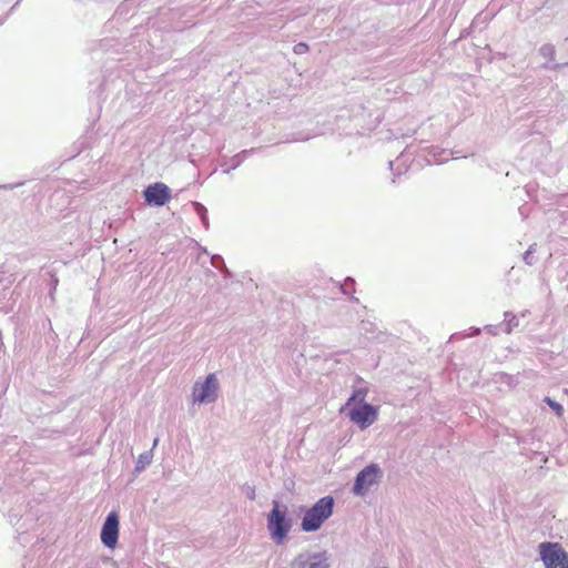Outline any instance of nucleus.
Returning <instances> with one entry per match:
<instances>
[{
  "label": "nucleus",
  "instance_id": "nucleus-1",
  "mask_svg": "<svg viewBox=\"0 0 568 568\" xmlns=\"http://www.w3.org/2000/svg\"><path fill=\"white\" fill-rule=\"evenodd\" d=\"M266 527L271 539L276 545H283L293 527V519L290 517L288 507L280 501L272 500V508L266 515Z\"/></svg>",
  "mask_w": 568,
  "mask_h": 568
},
{
  "label": "nucleus",
  "instance_id": "nucleus-2",
  "mask_svg": "<svg viewBox=\"0 0 568 568\" xmlns=\"http://www.w3.org/2000/svg\"><path fill=\"white\" fill-rule=\"evenodd\" d=\"M335 499L327 495L320 498L311 507H302L304 516L301 520V530L304 532H315L320 530L323 524L333 515Z\"/></svg>",
  "mask_w": 568,
  "mask_h": 568
},
{
  "label": "nucleus",
  "instance_id": "nucleus-3",
  "mask_svg": "<svg viewBox=\"0 0 568 568\" xmlns=\"http://www.w3.org/2000/svg\"><path fill=\"white\" fill-rule=\"evenodd\" d=\"M383 477V470L376 463H369L355 476L351 491L354 496L365 497Z\"/></svg>",
  "mask_w": 568,
  "mask_h": 568
},
{
  "label": "nucleus",
  "instance_id": "nucleus-4",
  "mask_svg": "<svg viewBox=\"0 0 568 568\" xmlns=\"http://www.w3.org/2000/svg\"><path fill=\"white\" fill-rule=\"evenodd\" d=\"M346 416L361 430L371 427L378 418L379 407L371 403H361L346 407Z\"/></svg>",
  "mask_w": 568,
  "mask_h": 568
},
{
  "label": "nucleus",
  "instance_id": "nucleus-5",
  "mask_svg": "<svg viewBox=\"0 0 568 568\" xmlns=\"http://www.w3.org/2000/svg\"><path fill=\"white\" fill-rule=\"evenodd\" d=\"M538 551L545 568H568V552L559 542H540Z\"/></svg>",
  "mask_w": 568,
  "mask_h": 568
},
{
  "label": "nucleus",
  "instance_id": "nucleus-6",
  "mask_svg": "<svg viewBox=\"0 0 568 568\" xmlns=\"http://www.w3.org/2000/svg\"><path fill=\"white\" fill-rule=\"evenodd\" d=\"M220 383L215 373L205 376L202 383L196 382L192 388L194 403L212 404L217 400Z\"/></svg>",
  "mask_w": 568,
  "mask_h": 568
},
{
  "label": "nucleus",
  "instance_id": "nucleus-7",
  "mask_svg": "<svg viewBox=\"0 0 568 568\" xmlns=\"http://www.w3.org/2000/svg\"><path fill=\"white\" fill-rule=\"evenodd\" d=\"M144 203L151 207H161L170 202L172 197L171 189L163 182H154L144 187Z\"/></svg>",
  "mask_w": 568,
  "mask_h": 568
},
{
  "label": "nucleus",
  "instance_id": "nucleus-8",
  "mask_svg": "<svg viewBox=\"0 0 568 568\" xmlns=\"http://www.w3.org/2000/svg\"><path fill=\"white\" fill-rule=\"evenodd\" d=\"M120 517L115 510L110 511L102 525L100 538L105 548L114 549L119 542Z\"/></svg>",
  "mask_w": 568,
  "mask_h": 568
},
{
  "label": "nucleus",
  "instance_id": "nucleus-9",
  "mask_svg": "<svg viewBox=\"0 0 568 568\" xmlns=\"http://www.w3.org/2000/svg\"><path fill=\"white\" fill-rule=\"evenodd\" d=\"M293 568H329L328 556L326 551L313 554H300L293 561Z\"/></svg>",
  "mask_w": 568,
  "mask_h": 568
},
{
  "label": "nucleus",
  "instance_id": "nucleus-10",
  "mask_svg": "<svg viewBox=\"0 0 568 568\" xmlns=\"http://www.w3.org/2000/svg\"><path fill=\"white\" fill-rule=\"evenodd\" d=\"M416 149L413 145H407L406 149L394 161H388L389 169L394 178L405 174L412 162L414 161ZM395 183V179L392 180Z\"/></svg>",
  "mask_w": 568,
  "mask_h": 568
},
{
  "label": "nucleus",
  "instance_id": "nucleus-11",
  "mask_svg": "<svg viewBox=\"0 0 568 568\" xmlns=\"http://www.w3.org/2000/svg\"><path fill=\"white\" fill-rule=\"evenodd\" d=\"M538 54L545 59L540 68L548 71H559L568 67V62H556L557 50L551 43H545L538 49Z\"/></svg>",
  "mask_w": 568,
  "mask_h": 568
},
{
  "label": "nucleus",
  "instance_id": "nucleus-12",
  "mask_svg": "<svg viewBox=\"0 0 568 568\" xmlns=\"http://www.w3.org/2000/svg\"><path fill=\"white\" fill-rule=\"evenodd\" d=\"M356 385L354 386V389L346 400L345 405L342 406L341 413H344L346 410V407L353 406V405H359L361 403H368L366 400L367 394H368V387L364 379L359 376L355 379Z\"/></svg>",
  "mask_w": 568,
  "mask_h": 568
},
{
  "label": "nucleus",
  "instance_id": "nucleus-13",
  "mask_svg": "<svg viewBox=\"0 0 568 568\" xmlns=\"http://www.w3.org/2000/svg\"><path fill=\"white\" fill-rule=\"evenodd\" d=\"M359 331L368 339H374L379 343H384L387 339V333L378 331L375 323L371 321H362L359 324Z\"/></svg>",
  "mask_w": 568,
  "mask_h": 568
},
{
  "label": "nucleus",
  "instance_id": "nucleus-14",
  "mask_svg": "<svg viewBox=\"0 0 568 568\" xmlns=\"http://www.w3.org/2000/svg\"><path fill=\"white\" fill-rule=\"evenodd\" d=\"M153 459V449H149L139 455L138 460L135 463L134 469L132 471L133 476H136L145 470V468L151 465Z\"/></svg>",
  "mask_w": 568,
  "mask_h": 568
},
{
  "label": "nucleus",
  "instance_id": "nucleus-15",
  "mask_svg": "<svg viewBox=\"0 0 568 568\" xmlns=\"http://www.w3.org/2000/svg\"><path fill=\"white\" fill-rule=\"evenodd\" d=\"M93 136L89 132L81 135L72 145L73 148V154L69 159H73L74 156L79 155L81 152H83L87 149H90L92 145Z\"/></svg>",
  "mask_w": 568,
  "mask_h": 568
},
{
  "label": "nucleus",
  "instance_id": "nucleus-16",
  "mask_svg": "<svg viewBox=\"0 0 568 568\" xmlns=\"http://www.w3.org/2000/svg\"><path fill=\"white\" fill-rule=\"evenodd\" d=\"M192 207H193L194 212L196 213V215L199 216L203 227L205 230H209L210 229V220H209V212H207L206 206L204 204H202L201 202L193 201Z\"/></svg>",
  "mask_w": 568,
  "mask_h": 568
},
{
  "label": "nucleus",
  "instance_id": "nucleus-17",
  "mask_svg": "<svg viewBox=\"0 0 568 568\" xmlns=\"http://www.w3.org/2000/svg\"><path fill=\"white\" fill-rule=\"evenodd\" d=\"M501 325H504L503 331L506 334H510L515 328L519 326L518 316L513 312L506 311L504 313V323Z\"/></svg>",
  "mask_w": 568,
  "mask_h": 568
},
{
  "label": "nucleus",
  "instance_id": "nucleus-18",
  "mask_svg": "<svg viewBox=\"0 0 568 568\" xmlns=\"http://www.w3.org/2000/svg\"><path fill=\"white\" fill-rule=\"evenodd\" d=\"M447 153L446 150L438 151L437 148L432 146L428 151V155L430 158H427L428 164H442L448 160L447 156H444Z\"/></svg>",
  "mask_w": 568,
  "mask_h": 568
},
{
  "label": "nucleus",
  "instance_id": "nucleus-19",
  "mask_svg": "<svg viewBox=\"0 0 568 568\" xmlns=\"http://www.w3.org/2000/svg\"><path fill=\"white\" fill-rule=\"evenodd\" d=\"M131 3L130 0H124L122 3H120L114 12V18L116 20L125 19L126 16L131 12Z\"/></svg>",
  "mask_w": 568,
  "mask_h": 568
},
{
  "label": "nucleus",
  "instance_id": "nucleus-20",
  "mask_svg": "<svg viewBox=\"0 0 568 568\" xmlns=\"http://www.w3.org/2000/svg\"><path fill=\"white\" fill-rule=\"evenodd\" d=\"M542 402L547 404L557 417H561L565 413L564 406L549 396H545Z\"/></svg>",
  "mask_w": 568,
  "mask_h": 568
},
{
  "label": "nucleus",
  "instance_id": "nucleus-21",
  "mask_svg": "<svg viewBox=\"0 0 568 568\" xmlns=\"http://www.w3.org/2000/svg\"><path fill=\"white\" fill-rule=\"evenodd\" d=\"M481 332L480 327L471 326L468 331L454 333L450 338H466L478 336Z\"/></svg>",
  "mask_w": 568,
  "mask_h": 568
},
{
  "label": "nucleus",
  "instance_id": "nucleus-22",
  "mask_svg": "<svg viewBox=\"0 0 568 568\" xmlns=\"http://www.w3.org/2000/svg\"><path fill=\"white\" fill-rule=\"evenodd\" d=\"M242 164L241 159L239 156L233 155L227 163L222 164L223 173L229 174L231 171L237 169Z\"/></svg>",
  "mask_w": 568,
  "mask_h": 568
},
{
  "label": "nucleus",
  "instance_id": "nucleus-23",
  "mask_svg": "<svg viewBox=\"0 0 568 568\" xmlns=\"http://www.w3.org/2000/svg\"><path fill=\"white\" fill-rule=\"evenodd\" d=\"M342 294L349 295L355 291V281L352 277H346L344 284H339Z\"/></svg>",
  "mask_w": 568,
  "mask_h": 568
},
{
  "label": "nucleus",
  "instance_id": "nucleus-24",
  "mask_svg": "<svg viewBox=\"0 0 568 568\" xmlns=\"http://www.w3.org/2000/svg\"><path fill=\"white\" fill-rule=\"evenodd\" d=\"M211 264L219 271L224 270V271L229 272V270L225 266L224 258L219 254H214L211 256Z\"/></svg>",
  "mask_w": 568,
  "mask_h": 568
},
{
  "label": "nucleus",
  "instance_id": "nucleus-25",
  "mask_svg": "<svg viewBox=\"0 0 568 568\" xmlns=\"http://www.w3.org/2000/svg\"><path fill=\"white\" fill-rule=\"evenodd\" d=\"M534 253H535V250H534V246H532V245H530V246L528 247V250L524 253L523 258H524V262H525L527 265H534V264H535L536 258H535Z\"/></svg>",
  "mask_w": 568,
  "mask_h": 568
},
{
  "label": "nucleus",
  "instance_id": "nucleus-26",
  "mask_svg": "<svg viewBox=\"0 0 568 568\" xmlns=\"http://www.w3.org/2000/svg\"><path fill=\"white\" fill-rule=\"evenodd\" d=\"M262 148H251V149H246V150H242L241 152H239L237 154H235V156H239L241 159V162L243 163L244 160L248 156V155H252L254 153H257L258 151H261Z\"/></svg>",
  "mask_w": 568,
  "mask_h": 568
},
{
  "label": "nucleus",
  "instance_id": "nucleus-27",
  "mask_svg": "<svg viewBox=\"0 0 568 568\" xmlns=\"http://www.w3.org/2000/svg\"><path fill=\"white\" fill-rule=\"evenodd\" d=\"M310 50V47L306 42H298L293 47V52L295 54H304Z\"/></svg>",
  "mask_w": 568,
  "mask_h": 568
},
{
  "label": "nucleus",
  "instance_id": "nucleus-28",
  "mask_svg": "<svg viewBox=\"0 0 568 568\" xmlns=\"http://www.w3.org/2000/svg\"><path fill=\"white\" fill-rule=\"evenodd\" d=\"M243 491L245 493V496H246L247 499L255 500L256 493H255V487L254 486L245 484L243 486Z\"/></svg>",
  "mask_w": 568,
  "mask_h": 568
},
{
  "label": "nucleus",
  "instance_id": "nucleus-29",
  "mask_svg": "<svg viewBox=\"0 0 568 568\" xmlns=\"http://www.w3.org/2000/svg\"><path fill=\"white\" fill-rule=\"evenodd\" d=\"M499 326L500 325H485L483 329H485L488 334L496 336L499 333Z\"/></svg>",
  "mask_w": 568,
  "mask_h": 568
},
{
  "label": "nucleus",
  "instance_id": "nucleus-30",
  "mask_svg": "<svg viewBox=\"0 0 568 568\" xmlns=\"http://www.w3.org/2000/svg\"><path fill=\"white\" fill-rule=\"evenodd\" d=\"M23 185V182H18V183H12V184H4V185H0V189H4V190H13L14 187H18V186H21Z\"/></svg>",
  "mask_w": 568,
  "mask_h": 568
},
{
  "label": "nucleus",
  "instance_id": "nucleus-31",
  "mask_svg": "<svg viewBox=\"0 0 568 568\" xmlns=\"http://www.w3.org/2000/svg\"><path fill=\"white\" fill-rule=\"evenodd\" d=\"M310 135H303V136H298V138H294L293 141H307L310 140Z\"/></svg>",
  "mask_w": 568,
  "mask_h": 568
},
{
  "label": "nucleus",
  "instance_id": "nucleus-32",
  "mask_svg": "<svg viewBox=\"0 0 568 568\" xmlns=\"http://www.w3.org/2000/svg\"><path fill=\"white\" fill-rule=\"evenodd\" d=\"M349 301L353 302V303H358V298L355 297L354 295H349Z\"/></svg>",
  "mask_w": 568,
  "mask_h": 568
},
{
  "label": "nucleus",
  "instance_id": "nucleus-33",
  "mask_svg": "<svg viewBox=\"0 0 568 568\" xmlns=\"http://www.w3.org/2000/svg\"><path fill=\"white\" fill-rule=\"evenodd\" d=\"M200 251H201V253H203V254H209L207 248H206V247H204V246H201V247H200Z\"/></svg>",
  "mask_w": 568,
  "mask_h": 568
},
{
  "label": "nucleus",
  "instance_id": "nucleus-34",
  "mask_svg": "<svg viewBox=\"0 0 568 568\" xmlns=\"http://www.w3.org/2000/svg\"><path fill=\"white\" fill-rule=\"evenodd\" d=\"M550 0H546L542 4L544 8H548Z\"/></svg>",
  "mask_w": 568,
  "mask_h": 568
},
{
  "label": "nucleus",
  "instance_id": "nucleus-35",
  "mask_svg": "<svg viewBox=\"0 0 568 568\" xmlns=\"http://www.w3.org/2000/svg\"><path fill=\"white\" fill-rule=\"evenodd\" d=\"M20 0L16 1V3L11 7L10 11L13 10L18 4H19Z\"/></svg>",
  "mask_w": 568,
  "mask_h": 568
},
{
  "label": "nucleus",
  "instance_id": "nucleus-36",
  "mask_svg": "<svg viewBox=\"0 0 568 568\" xmlns=\"http://www.w3.org/2000/svg\"><path fill=\"white\" fill-rule=\"evenodd\" d=\"M158 442H159V439L155 438L154 442H153V447H155L158 445Z\"/></svg>",
  "mask_w": 568,
  "mask_h": 568
},
{
  "label": "nucleus",
  "instance_id": "nucleus-37",
  "mask_svg": "<svg viewBox=\"0 0 568 568\" xmlns=\"http://www.w3.org/2000/svg\"><path fill=\"white\" fill-rule=\"evenodd\" d=\"M104 84H105V83H101V84L99 85V89H100V90H102V89H103V87H104Z\"/></svg>",
  "mask_w": 568,
  "mask_h": 568
},
{
  "label": "nucleus",
  "instance_id": "nucleus-38",
  "mask_svg": "<svg viewBox=\"0 0 568 568\" xmlns=\"http://www.w3.org/2000/svg\"><path fill=\"white\" fill-rule=\"evenodd\" d=\"M565 393L568 394V389L567 388L565 389Z\"/></svg>",
  "mask_w": 568,
  "mask_h": 568
}]
</instances>
